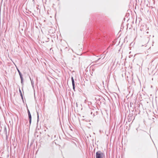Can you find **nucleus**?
I'll return each instance as SVG.
<instances>
[{
	"label": "nucleus",
	"instance_id": "39448f33",
	"mask_svg": "<svg viewBox=\"0 0 158 158\" xmlns=\"http://www.w3.org/2000/svg\"><path fill=\"white\" fill-rule=\"evenodd\" d=\"M19 93H20V96H22V95H22V94L21 91V90L20 89H19Z\"/></svg>",
	"mask_w": 158,
	"mask_h": 158
},
{
	"label": "nucleus",
	"instance_id": "f257e3e1",
	"mask_svg": "<svg viewBox=\"0 0 158 158\" xmlns=\"http://www.w3.org/2000/svg\"><path fill=\"white\" fill-rule=\"evenodd\" d=\"M104 156V154L100 151L97 152L96 153V158H103Z\"/></svg>",
	"mask_w": 158,
	"mask_h": 158
},
{
	"label": "nucleus",
	"instance_id": "f03ea898",
	"mask_svg": "<svg viewBox=\"0 0 158 158\" xmlns=\"http://www.w3.org/2000/svg\"><path fill=\"white\" fill-rule=\"evenodd\" d=\"M18 72H19V75L20 77V78L21 80V83L23 85V78L22 77V75L20 71H19V70L18 69Z\"/></svg>",
	"mask_w": 158,
	"mask_h": 158
},
{
	"label": "nucleus",
	"instance_id": "6e6552de",
	"mask_svg": "<svg viewBox=\"0 0 158 158\" xmlns=\"http://www.w3.org/2000/svg\"><path fill=\"white\" fill-rule=\"evenodd\" d=\"M37 117H38V118H39V115H38V114Z\"/></svg>",
	"mask_w": 158,
	"mask_h": 158
},
{
	"label": "nucleus",
	"instance_id": "20e7f679",
	"mask_svg": "<svg viewBox=\"0 0 158 158\" xmlns=\"http://www.w3.org/2000/svg\"><path fill=\"white\" fill-rule=\"evenodd\" d=\"M72 84L73 87V89L74 90H75V83H74V81L73 77L71 78Z\"/></svg>",
	"mask_w": 158,
	"mask_h": 158
},
{
	"label": "nucleus",
	"instance_id": "0eeeda50",
	"mask_svg": "<svg viewBox=\"0 0 158 158\" xmlns=\"http://www.w3.org/2000/svg\"><path fill=\"white\" fill-rule=\"evenodd\" d=\"M21 96V98L22 99H23V95H22V96Z\"/></svg>",
	"mask_w": 158,
	"mask_h": 158
},
{
	"label": "nucleus",
	"instance_id": "423d86ee",
	"mask_svg": "<svg viewBox=\"0 0 158 158\" xmlns=\"http://www.w3.org/2000/svg\"><path fill=\"white\" fill-rule=\"evenodd\" d=\"M100 59H101V58H99V59H98L97 60H96V61H94V62H95V63H96V62H98V61L99 60H100Z\"/></svg>",
	"mask_w": 158,
	"mask_h": 158
},
{
	"label": "nucleus",
	"instance_id": "7ed1b4c3",
	"mask_svg": "<svg viewBox=\"0 0 158 158\" xmlns=\"http://www.w3.org/2000/svg\"><path fill=\"white\" fill-rule=\"evenodd\" d=\"M27 112H28V117H29V123H30V124L31 123V115L30 114V112L29 110H28Z\"/></svg>",
	"mask_w": 158,
	"mask_h": 158
}]
</instances>
